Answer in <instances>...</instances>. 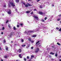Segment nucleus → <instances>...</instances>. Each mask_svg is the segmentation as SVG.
<instances>
[{
  "mask_svg": "<svg viewBox=\"0 0 61 61\" xmlns=\"http://www.w3.org/2000/svg\"><path fill=\"white\" fill-rule=\"evenodd\" d=\"M3 7L5 8V7H6V5H5Z\"/></svg>",
  "mask_w": 61,
  "mask_h": 61,
  "instance_id": "44",
  "label": "nucleus"
},
{
  "mask_svg": "<svg viewBox=\"0 0 61 61\" xmlns=\"http://www.w3.org/2000/svg\"><path fill=\"white\" fill-rule=\"evenodd\" d=\"M16 61H18V60H16Z\"/></svg>",
  "mask_w": 61,
  "mask_h": 61,
  "instance_id": "58",
  "label": "nucleus"
},
{
  "mask_svg": "<svg viewBox=\"0 0 61 61\" xmlns=\"http://www.w3.org/2000/svg\"><path fill=\"white\" fill-rule=\"evenodd\" d=\"M60 23L61 24V21H60Z\"/></svg>",
  "mask_w": 61,
  "mask_h": 61,
  "instance_id": "61",
  "label": "nucleus"
},
{
  "mask_svg": "<svg viewBox=\"0 0 61 61\" xmlns=\"http://www.w3.org/2000/svg\"><path fill=\"white\" fill-rule=\"evenodd\" d=\"M16 45V44H14V46H15Z\"/></svg>",
  "mask_w": 61,
  "mask_h": 61,
  "instance_id": "60",
  "label": "nucleus"
},
{
  "mask_svg": "<svg viewBox=\"0 0 61 61\" xmlns=\"http://www.w3.org/2000/svg\"><path fill=\"white\" fill-rule=\"evenodd\" d=\"M9 22V20H7L6 22V23H7Z\"/></svg>",
  "mask_w": 61,
  "mask_h": 61,
  "instance_id": "23",
  "label": "nucleus"
},
{
  "mask_svg": "<svg viewBox=\"0 0 61 61\" xmlns=\"http://www.w3.org/2000/svg\"><path fill=\"white\" fill-rule=\"evenodd\" d=\"M31 42H32V43H34V41H31Z\"/></svg>",
  "mask_w": 61,
  "mask_h": 61,
  "instance_id": "43",
  "label": "nucleus"
},
{
  "mask_svg": "<svg viewBox=\"0 0 61 61\" xmlns=\"http://www.w3.org/2000/svg\"><path fill=\"white\" fill-rule=\"evenodd\" d=\"M2 29H3V30H4L5 29V28L4 27H3V28H2Z\"/></svg>",
  "mask_w": 61,
  "mask_h": 61,
  "instance_id": "39",
  "label": "nucleus"
},
{
  "mask_svg": "<svg viewBox=\"0 0 61 61\" xmlns=\"http://www.w3.org/2000/svg\"><path fill=\"white\" fill-rule=\"evenodd\" d=\"M28 40H29L30 41H32L31 38H29L28 39Z\"/></svg>",
  "mask_w": 61,
  "mask_h": 61,
  "instance_id": "10",
  "label": "nucleus"
},
{
  "mask_svg": "<svg viewBox=\"0 0 61 61\" xmlns=\"http://www.w3.org/2000/svg\"><path fill=\"white\" fill-rule=\"evenodd\" d=\"M24 41V40H23V39H21V42H23Z\"/></svg>",
  "mask_w": 61,
  "mask_h": 61,
  "instance_id": "27",
  "label": "nucleus"
},
{
  "mask_svg": "<svg viewBox=\"0 0 61 61\" xmlns=\"http://www.w3.org/2000/svg\"><path fill=\"white\" fill-rule=\"evenodd\" d=\"M58 56L57 54H56L55 56L56 57H57Z\"/></svg>",
  "mask_w": 61,
  "mask_h": 61,
  "instance_id": "32",
  "label": "nucleus"
},
{
  "mask_svg": "<svg viewBox=\"0 0 61 61\" xmlns=\"http://www.w3.org/2000/svg\"><path fill=\"white\" fill-rule=\"evenodd\" d=\"M2 50L1 48V46H0V50Z\"/></svg>",
  "mask_w": 61,
  "mask_h": 61,
  "instance_id": "42",
  "label": "nucleus"
},
{
  "mask_svg": "<svg viewBox=\"0 0 61 61\" xmlns=\"http://www.w3.org/2000/svg\"><path fill=\"white\" fill-rule=\"evenodd\" d=\"M28 32H29L30 33H34V31H28Z\"/></svg>",
  "mask_w": 61,
  "mask_h": 61,
  "instance_id": "7",
  "label": "nucleus"
},
{
  "mask_svg": "<svg viewBox=\"0 0 61 61\" xmlns=\"http://www.w3.org/2000/svg\"><path fill=\"white\" fill-rule=\"evenodd\" d=\"M4 57L5 58H7V56L5 55Z\"/></svg>",
  "mask_w": 61,
  "mask_h": 61,
  "instance_id": "18",
  "label": "nucleus"
},
{
  "mask_svg": "<svg viewBox=\"0 0 61 61\" xmlns=\"http://www.w3.org/2000/svg\"><path fill=\"white\" fill-rule=\"evenodd\" d=\"M23 4L25 6V7L26 8H27L29 6H32V5L29 4V3H27V4L28 5H25V3H23Z\"/></svg>",
  "mask_w": 61,
  "mask_h": 61,
  "instance_id": "1",
  "label": "nucleus"
},
{
  "mask_svg": "<svg viewBox=\"0 0 61 61\" xmlns=\"http://www.w3.org/2000/svg\"><path fill=\"white\" fill-rule=\"evenodd\" d=\"M36 35H32V37H36Z\"/></svg>",
  "mask_w": 61,
  "mask_h": 61,
  "instance_id": "14",
  "label": "nucleus"
},
{
  "mask_svg": "<svg viewBox=\"0 0 61 61\" xmlns=\"http://www.w3.org/2000/svg\"><path fill=\"white\" fill-rule=\"evenodd\" d=\"M10 4L12 6H15V5H14L13 2H10Z\"/></svg>",
  "mask_w": 61,
  "mask_h": 61,
  "instance_id": "4",
  "label": "nucleus"
},
{
  "mask_svg": "<svg viewBox=\"0 0 61 61\" xmlns=\"http://www.w3.org/2000/svg\"><path fill=\"white\" fill-rule=\"evenodd\" d=\"M12 33L11 32V33H10V36H12Z\"/></svg>",
  "mask_w": 61,
  "mask_h": 61,
  "instance_id": "24",
  "label": "nucleus"
},
{
  "mask_svg": "<svg viewBox=\"0 0 61 61\" xmlns=\"http://www.w3.org/2000/svg\"><path fill=\"white\" fill-rule=\"evenodd\" d=\"M26 14H29L30 13V11H26Z\"/></svg>",
  "mask_w": 61,
  "mask_h": 61,
  "instance_id": "8",
  "label": "nucleus"
},
{
  "mask_svg": "<svg viewBox=\"0 0 61 61\" xmlns=\"http://www.w3.org/2000/svg\"><path fill=\"white\" fill-rule=\"evenodd\" d=\"M3 33L2 32H1V34L3 35Z\"/></svg>",
  "mask_w": 61,
  "mask_h": 61,
  "instance_id": "46",
  "label": "nucleus"
},
{
  "mask_svg": "<svg viewBox=\"0 0 61 61\" xmlns=\"http://www.w3.org/2000/svg\"><path fill=\"white\" fill-rule=\"evenodd\" d=\"M21 56V54H19V57H20V58H22V56Z\"/></svg>",
  "mask_w": 61,
  "mask_h": 61,
  "instance_id": "13",
  "label": "nucleus"
},
{
  "mask_svg": "<svg viewBox=\"0 0 61 61\" xmlns=\"http://www.w3.org/2000/svg\"><path fill=\"white\" fill-rule=\"evenodd\" d=\"M19 50H20V51H18L17 52H19V53H20L21 52V50L20 49H19Z\"/></svg>",
  "mask_w": 61,
  "mask_h": 61,
  "instance_id": "15",
  "label": "nucleus"
},
{
  "mask_svg": "<svg viewBox=\"0 0 61 61\" xmlns=\"http://www.w3.org/2000/svg\"><path fill=\"white\" fill-rule=\"evenodd\" d=\"M28 47H29V46H28Z\"/></svg>",
  "mask_w": 61,
  "mask_h": 61,
  "instance_id": "62",
  "label": "nucleus"
},
{
  "mask_svg": "<svg viewBox=\"0 0 61 61\" xmlns=\"http://www.w3.org/2000/svg\"><path fill=\"white\" fill-rule=\"evenodd\" d=\"M56 29L57 30H59V28L58 27H56Z\"/></svg>",
  "mask_w": 61,
  "mask_h": 61,
  "instance_id": "31",
  "label": "nucleus"
},
{
  "mask_svg": "<svg viewBox=\"0 0 61 61\" xmlns=\"http://www.w3.org/2000/svg\"><path fill=\"white\" fill-rule=\"evenodd\" d=\"M40 42V41H38V42H37L36 43V44H37L39 43Z\"/></svg>",
  "mask_w": 61,
  "mask_h": 61,
  "instance_id": "16",
  "label": "nucleus"
},
{
  "mask_svg": "<svg viewBox=\"0 0 61 61\" xmlns=\"http://www.w3.org/2000/svg\"><path fill=\"white\" fill-rule=\"evenodd\" d=\"M59 61H61V59H60L59 60Z\"/></svg>",
  "mask_w": 61,
  "mask_h": 61,
  "instance_id": "55",
  "label": "nucleus"
},
{
  "mask_svg": "<svg viewBox=\"0 0 61 61\" xmlns=\"http://www.w3.org/2000/svg\"><path fill=\"white\" fill-rule=\"evenodd\" d=\"M54 6V5H52V7H53V6Z\"/></svg>",
  "mask_w": 61,
  "mask_h": 61,
  "instance_id": "51",
  "label": "nucleus"
},
{
  "mask_svg": "<svg viewBox=\"0 0 61 61\" xmlns=\"http://www.w3.org/2000/svg\"><path fill=\"white\" fill-rule=\"evenodd\" d=\"M20 0H15V1L16 3H18L19 2Z\"/></svg>",
  "mask_w": 61,
  "mask_h": 61,
  "instance_id": "12",
  "label": "nucleus"
},
{
  "mask_svg": "<svg viewBox=\"0 0 61 61\" xmlns=\"http://www.w3.org/2000/svg\"><path fill=\"white\" fill-rule=\"evenodd\" d=\"M1 61H4L3 60H1Z\"/></svg>",
  "mask_w": 61,
  "mask_h": 61,
  "instance_id": "57",
  "label": "nucleus"
},
{
  "mask_svg": "<svg viewBox=\"0 0 61 61\" xmlns=\"http://www.w3.org/2000/svg\"><path fill=\"white\" fill-rule=\"evenodd\" d=\"M38 14L40 15H42L43 14H44V13L42 12H38Z\"/></svg>",
  "mask_w": 61,
  "mask_h": 61,
  "instance_id": "3",
  "label": "nucleus"
},
{
  "mask_svg": "<svg viewBox=\"0 0 61 61\" xmlns=\"http://www.w3.org/2000/svg\"><path fill=\"white\" fill-rule=\"evenodd\" d=\"M33 17H34V18H36V19H37V20H38V17H37V16H33Z\"/></svg>",
  "mask_w": 61,
  "mask_h": 61,
  "instance_id": "5",
  "label": "nucleus"
},
{
  "mask_svg": "<svg viewBox=\"0 0 61 61\" xmlns=\"http://www.w3.org/2000/svg\"><path fill=\"white\" fill-rule=\"evenodd\" d=\"M40 7L41 8H42V7L41 6H40Z\"/></svg>",
  "mask_w": 61,
  "mask_h": 61,
  "instance_id": "48",
  "label": "nucleus"
},
{
  "mask_svg": "<svg viewBox=\"0 0 61 61\" xmlns=\"http://www.w3.org/2000/svg\"><path fill=\"white\" fill-rule=\"evenodd\" d=\"M17 27L19 28V26L18 25H17Z\"/></svg>",
  "mask_w": 61,
  "mask_h": 61,
  "instance_id": "38",
  "label": "nucleus"
},
{
  "mask_svg": "<svg viewBox=\"0 0 61 61\" xmlns=\"http://www.w3.org/2000/svg\"><path fill=\"white\" fill-rule=\"evenodd\" d=\"M60 20V18H58V19H57V21H59Z\"/></svg>",
  "mask_w": 61,
  "mask_h": 61,
  "instance_id": "28",
  "label": "nucleus"
},
{
  "mask_svg": "<svg viewBox=\"0 0 61 61\" xmlns=\"http://www.w3.org/2000/svg\"><path fill=\"white\" fill-rule=\"evenodd\" d=\"M47 18L46 17L45 18V20H46L47 19Z\"/></svg>",
  "mask_w": 61,
  "mask_h": 61,
  "instance_id": "33",
  "label": "nucleus"
},
{
  "mask_svg": "<svg viewBox=\"0 0 61 61\" xmlns=\"http://www.w3.org/2000/svg\"><path fill=\"white\" fill-rule=\"evenodd\" d=\"M29 33H30L29 32H28V31H27V32H26V34H27V35H29Z\"/></svg>",
  "mask_w": 61,
  "mask_h": 61,
  "instance_id": "21",
  "label": "nucleus"
},
{
  "mask_svg": "<svg viewBox=\"0 0 61 61\" xmlns=\"http://www.w3.org/2000/svg\"><path fill=\"white\" fill-rule=\"evenodd\" d=\"M34 10L35 11H36V9H34Z\"/></svg>",
  "mask_w": 61,
  "mask_h": 61,
  "instance_id": "52",
  "label": "nucleus"
},
{
  "mask_svg": "<svg viewBox=\"0 0 61 61\" xmlns=\"http://www.w3.org/2000/svg\"><path fill=\"white\" fill-rule=\"evenodd\" d=\"M7 13H8V14H10L11 13V10L10 9H9V12H7Z\"/></svg>",
  "mask_w": 61,
  "mask_h": 61,
  "instance_id": "6",
  "label": "nucleus"
},
{
  "mask_svg": "<svg viewBox=\"0 0 61 61\" xmlns=\"http://www.w3.org/2000/svg\"><path fill=\"white\" fill-rule=\"evenodd\" d=\"M58 31H61V28H60L59 30H58Z\"/></svg>",
  "mask_w": 61,
  "mask_h": 61,
  "instance_id": "26",
  "label": "nucleus"
},
{
  "mask_svg": "<svg viewBox=\"0 0 61 61\" xmlns=\"http://www.w3.org/2000/svg\"><path fill=\"white\" fill-rule=\"evenodd\" d=\"M58 16H61V15H58Z\"/></svg>",
  "mask_w": 61,
  "mask_h": 61,
  "instance_id": "49",
  "label": "nucleus"
},
{
  "mask_svg": "<svg viewBox=\"0 0 61 61\" xmlns=\"http://www.w3.org/2000/svg\"><path fill=\"white\" fill-rule=\"evenodd\" d=\"M8 7H10V6H10V4H8Z\"/></svg>",
  "mask_w": 61,
  "mask_h": 61,
  "instance_id": "25",
  "label": "nucleus"
},
{
  "mask_svg": "<svg viewBox=\"0 0 61 61\" xmlns=\"http://www.w3.org/2000/svg\"><path fill=\"white\" fill-rule=\"evenodd\" d=\"M16 28L15 26L14 27L13 29L15 30H16Z\"/></svg>",
  "mask_w": 61,
  "mask_h": 61,
  "instance_id": "20",
  "label": "nucleus"
},
{
  "mask_svg": "<svg viewBox=\"0 0 61 61\" xmlns=\"http://www.w3.org/2000/svg\"><path fill=\"white\" fill-rule=\"evenodd\" d=\"M24 61H26V58H25L24 59Z\"/></svg>",
  "mask_w": 61,
  "mask_h": 61,
  "instance_id": "22",
  "label": "nucleus"
},
{
  "mask_svg": "<svg viewBox=\"0 0 61 61\" xmlns=\"http://www.w3.org/2000/svg\"><path fill=\"white\" fill-rule=\"evenodd\" d=\"M41 21H42V22H44L45 21L44 20H41Z\"/></svg>",
  "mask_w": 61,
  "mask_h": 61,
  "instance_id": "30",
  "label": "nucleus"
},
{
  "mask_svg": "<svg viewBox=\"0 0 61 61\" xmlns=\"http://www.w3.org/2000/svg\"><path fill=\"white\" fill-rule=\"evenodd\" d=\"M52 48H54V46H52Z\"/></svg>",
  "mask_w": 61,
  "mask_h": 61,
  "instance_id": "54",
  "label": "nucleus"
},
{
  "mask_svg": "<svg viewBox=\"0 0 61 61\" xmlns=\"http://www.w3.org/2000/svg\"><path fill=\"white\" fill-rule=\"evenodd\" d=\"M39 47H40L41 46V45H39Z\"/></svg>",
  "mask_w": 61,
  "mask_h": 61,
  "instance_id": "53",
  "label": "nucleus"
},
{
  "mask_svg": "<svg viewBox=\"0 0 61 61\" xmlns=\"http://www.w3.org/2000/svg\"><path fill=\"white\" fill-rule=\"evenodd\" d=\"M20 25L22 26V25H23V24H22V23H20Z\"/></svg>",
  "mask_w": 61,
  "mask_h": 61,
  "instance_id": "34",
  "label": "nucleus"
},
{
  "mask_svg": "<svg viewBox=\"0 0 61 61\" xmlns=\"http://www.w3.org/2000/svg\"><path fill=\"white\" fill-rule=\"evenodd\" d=\"M15 11H16L17 12V11H18L17 9H15Z\"/></svg>",
  "mask_w": 61,
  "mask_h": 61,
  "instance_id": "45",
  "label": "nucleus"
},
{
  "mask_svg": "<svg viewBox=\"0 0 61 61\" xmlns=\"http://www.w3.org/2000/svg\"><path fill=\"white\" fill-rule=\"evenodd\" d=\"M31 48V49H33L34 48V47L33 46H32Z\"/></svg>",
  "mask_w": 61,
  "mask_h": 61,
  "instance_id": "36",
  "label": "nucleus"
},
{
  "mask_svg": "<svg viewBox=\"0 0 61 61\" xmlns=\"http://www.w3.org/2000/svg\"><path fill=\"white\" fill-rule=\"evenodd\" d=\"M12 42H13V41H11V43H12Z\"/></svg>",
  "mask_w": 61,
  "mask_h": 61,
  "instance_id": "59",
  "label": "nucleus"
},
{
  "mask_svg": "<svg viewBox=\"0 0 61 61\" xmlns=\"http://www.w3.org/2000/svg\"><path fill=\"white\" fill-rule=\"evenodd\" d=\"M38 44H40V43H39Z\"/></svg>",
  "mask_w": 61,
  "mask_h": 61,
  "instance_id": "64",
  "label": "nucleus"
},
{
  "mask_svg": "<svg viewBox=\"0 0 61 61\" xmlns=\"http://www.w3.org/2000/svg\"><path fill=\"white\" fill-rule=\"evenodd\" d=\"M5 48L6 50V51H8V47L7 46H5Z\"/></svg>",
  "mask_w": 61,
  "mask_h": 61,
  "instance_id": "9",
  "label": "nucleus"
},
{
  "mask_svg": "<svg viewBox=\"0 0 61 61\" xmlns=\"http://www.w3.org/2000/svg\"><path fill=\"white\" fill-rule=\"evenodd\" d=\"M50 54L52 55H54V53H53L52 52H51L50 53Z\"/></svg>",
  "mask_w": 61,
  "mask_h": 61,
  "instance_id": "11",
  "label": "nucleus"
},
{
  "mask_svg": "<svg viewBox=\"0 0 61 61\" xmlns=\"http://www.w3.org/2000/svg\"><path fill=\"white\" fill-rule=\"evenodd\" d=\"M19 37H20V36H19Z\"/></svg>",
  "mask_w": 61,
  "mask_h": 61,
  "instance_id": "63",
  "label": "nucleus"
},
{
  "mask_svg": "<svg viewBox=\"0 0 61 61\" xmlns=\"http://www.w3.org/2000/svg\"><path fill=\"white\" fill-rule=\"evenodd\" d=\"M57 44L59 46L61 45V44H60V43L58 42H57Z\"/></svg>",
  "mask_w": 61,
  "mask_h": 61,
  "instance_id": "19",
  "label": "nucleus"
},
{
  "mask_svg": "<svg viewBox=\"0 0 61 61\" xmlns=\"http://www.w3.org/2000/svg\"><path fill=\"white\" fill-rule=\"evenodd\" d=\"M40 1V0H37V2H38Z\"/></svg>",
  "mask_w": 61,
  "mask_h": 61,
  "instance_id": "47",
  "label": "nucleus"
},
{
  "mask_svg": "<svg viewBox=\"0 0 61 61\" xmlns=\"http://www.w3.org/2000/svg\"><path fill=\"white\" fill-rule=\"evenodd\" d=\"M33 14H34V12H32L30 14L31 15Z\"/></svg>",
  "mask_w": 61,
  "mask_h": 61,
  "instance_id": "35",
  "label": "nucleus"
},
{
  "mask_svg": "<svg viewBox=\"0 0 61 61\" xmlns=\"http://www.w3.org/2000/svg\"><path fill=\"white\" fill-rule=\"evenodd\" d=\"M8 27H9V28H10L11 27V26L10 25H8Z\"/></svg>",
  "mask_w": 61,
  "mask_h": 61,
  "instance_id": "37",
  "label": "nucleus"
},
{
  "mask_svg": "<svg viewBox=\"0 0 61 61\" xmlns=\"http://www.w3.org/2000/svg\"><path fill=\"white\" fill-rule=\"evenodd\" d=\"M31 57L33 58L34 57V56H31Z\"/></svg>",
  "mask_w": 61,
  "mask_h": 61,
  "instance_id": "40",
  "label": "nucleus"
},
{
  "mask_svg": "<svg viewBox=\"0 0 61 61\" xmlns=\"http://www.w3.org/2000/svg\"><path fill=\"white\" fill-rule=\"evenodd\" d=\"M27 59H29V57L28 56H27Z\"/></svg>",
  "mask_w": 61,
  "mask_h": 61,
  "instance_id": "41",
  "label": "nucleus"
},
{
  "mask_svg": "<svg viewBox=\"0 0 61 61\" xmlns=\"http://www.w3.org/2000/svg\"><path fill=\"white\" fill-rule=\"evenodd\" d=\"M26 45H22L21 46L22 47H24Z\"/></svg>",
  "mask_w": 61,
  "mask_h": 61,
  "instance_id": "17",
  "label": "nucleus"
},
{
  "mask_svg": "<svg viewBox=\"0 0 61 61\" xmlns=\"http://www.w3.org/2000/svg\"><path fill=\"white\" fill-rule=\"evenodd\" d=\"M28 46H26V48H27V49L28 48Z\"/></svg>",
  "mask_w": 61,
  "mask_h": 61,
  "instance_id": "56",
  "label": "nucleus"
},
{
  "mask_svg": "<svg viewBox=\"0 0 61 61\" xmlns=\"http://www.w3.org/2000/svg\"><path fill=\"white\" fill-rule=\"evenodd\" d=\"M4 42L5 43L6 42V41L5 40H4Z\"/></svg>",
  "mask_w": 61,
  "mask_h": 61,
  "instance_id": "29",
  "label": "nucleus"
},
{
  "mask_svg": "<svg viewBox=\"0 0 61 61\" xmlns=\"http://www.w3.org/2000/svg\"><path fill=\"white\" fill-rule=\"evenodd\" d=\"M37 50H35V52L36 53H38V52H39V49L38 48H37Z\"/></svg>",
  "mask_w": 61,
  "mask_h": 61,
  "instance_id": "2",
  "label": "nucleus"
},
{
  "mask_svg": "<svg viewBox=\"0 0 61 61\" xmlns=\"http://www.w3.org/2000/svg\"><path fill=\"white\" fill-rule=\"evenodd\" d=\"M28 0V1H31V0Z\"/></svg>",
  "mask_w": 61,
  "mask_h": 61,
  "instance_id": "50",
  "label": "nucleus"
}]
</instances>
